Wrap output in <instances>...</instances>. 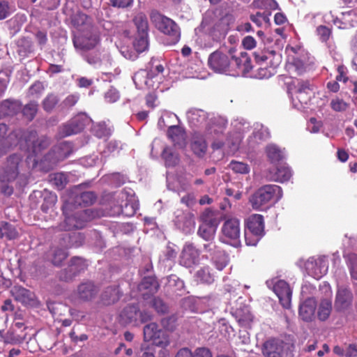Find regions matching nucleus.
Masks as SVG:
<instances>
[{"instance_id":"obj_58","label":"nucleus","mask_w":357,"mask_h":357,"mask_svg":"<svg viewBox=\"0 0 357 357\" xmlns=\"http://www.w3.org/2000/svg\"><path fill=\"white\" fill-rule=\"evenodd\" d=\"M57 275L59 280L66 282L73 281L77 276L73 271L70 270L69 266L67 268L61 270L58 273Z\"/></svg>"},{"instance_id":"obj_9","label":"nucleus","mask_w":357,"mask_h":357,"mask_svg":"<svg viewBox=\"0 0 357 357\" xmlns=\"http://www.w3.org/2000/svg\"><path fill=\"white\" fill-rule=\"evenodd\" d=\"M143 337L144 342L151 341L155 346L163 349L170 344L167 333L155 322H151L144 326Z\"/></svg>"},{"instance_id":"obj_56","label":"nucleus","mask_w":357,"mask_h":357,"mask_svg":"<svg viewBox=\"0 0 357 357\" xmlns=\"http://www.w3.org/2000/svg\"><path fill=\"white\" fill-rule=\"evenodd\" d=\"M148 35H138L137 38L134 43V46L137 52H142L148 48Z\"/></svg>"},{"instance_id":"obj_5","label":"nucleus","mask_w":357,"mask_h":357,"mask_svg":"<svg viewBox=\"0 0 357 357\" xmlns=\"http://www.w3.org/2000/svg\"><path fill=\"white\" fill-rule=\"evenodd\" d=\"M151 20L158 30L170 36L173 43L178 41L180 30L172 20L158 12H153L151 14Z\"/></svg>"},{"instance_id":"obj_3","label":"nucleus","mask_w":357,"mask_h":357,"mask_svg":"<svg viewBox=\"0 0 357 357\" xmlns=\"http://www.w3.org/2000/svg\"><path fill=\"white\" fill-rule=\"evenodd\" d=\"M100 42V37L97 30L88 25L87 29H81L74 36L73 45L79 51H89L93 49Z\"/></svg>"},{"instance_id":"obj_45","label":"nucleus","mask_w":357,"mask_h":357,"mask_svg":"<svg viewBox=\"0 0 357 357\" xmlns=\"http://www.w3.org/2000/svg\"><path fill=\"white\" fill-rule=\"evenodd\" d=\"M68 266L70 268V270H72L76 275H78L87 268L86 261L83 258L79 257H74L71 258Z\"/></svg>"},{"instance_id":"obj_4","label":"nucleus","mask_w":357,"mask_h":357,"mask_svg":"<svg viewBox=\"0 0 357 357\" xmlns=\"http://www.w3.org/2000/svg\"><path fill=\"white\" fill-rule=\"evenodd\" d=\"M282 196V188L277 185H265L252 195L250 202L253 208H260L271 200L278 201Z\"/></svg>"},{"instance_id":"obj_21","label":"nucleus","mask_w":357,"mask_h":357,"mask_svg":"<svg viewBox=\"0 0 357 357\" xmlns=\"http://www.w3.org/2000/svg\"><path fill=\"white\" fill-rule=\"evenodd\" d=\"M291 171L289 167L283 165L276 168L269 169L265 174L268 181L283 183L287 181L291 177Z\"/></svg>"},{"instance_id":"obj_19","label":"nucleus","mask_w":357,"mask_h":357,"mask_svg":"<svg viewBox=\"0 0 357 357\" xmlns=\"http://www.w3.org/2000/svg\"><path fill=\"white\" fill-rule=\"evenodd\" d=\"M22 130H16L6 136L8 126L5 123H0V156L13 145L18 144V140L22 134Z\"/></svg>"},{"instance_id":"obj_51","label":"nucleus","mask_w":357,"mask_h":357,"mask_svg":"<svg viewBox=\"0 0 357 357\" xmlns=\"http://www.w3.org/2000/svg\"><path fill=\"white\" fill-rule=\"evenodd\" d=\"M59 102L58 97L54 94H49L43 101V108L45 111L50 112L55 107Z\"/></svg>"},{"instance_id":"obj_54","label":"nucleus","mask_w":357,"mask_h":357,"mask_svg":"<svg viewBox=\"0 0 357 357\" xmlns=\"http://www.w3.org/2000/svg\"><path fill=\"white\" fill-rule=\"evenodd\" d=\"M52 181L59 189H63L68 182L67 174L63 172L54 174Z\"/></svg>"},{"instance_id":"obj_46","label":"nucleus","mask_w":357,"mask_h":357,"mask_svg":"<svg viewBox=\"0 0 357 357\" xmlns=\"http://www.w3.org/2000/svg\"><path fill=\"white\" fill-rule=\"evenodd\" d=\"M193 153L199 157H202L207 149V145L202 138L195 137L191 144Z\"/></svg>"},{"instance_id":"obj_49","label":"nucleus","mask_w":357,"mask_h":357,"mask_svg":"<svg viewBox=\"0 0 357 357\" xmlns=\"http://www.w3.org/2000/svg\"><path fill=\"white\" fill-rule=\"evenodd\" d=\"M38 109V105L35 101H31L22 109L23 115L29 120L31 121L34 119Z\"/></svg>"},{"instance_id":"obj_6","label":"nucleus","mask_w":357,"mask_h":357,"mask_svg":"<svg viewBox=\"0 0 357 357\" xmlns=\"http://www.w3.org/2000/svg\"><path fill=\"white\" fill-rule=\"evenodd\" d=\"M264 234V218L261 215L255 214L247 220L245 231V239L248 245H256Z\"/></svg>"},{"instance_id":"obj_2","label":"nucleus","mask_w":357,"mask_h":357,"mask_svg":"<svg viewBox=\"0 0 357 357\" xmlns=\"http://www.w3.org/2000/svg\"><path fill=\"white\" fill-rule=\"evenodd\" d=\"M27 165L19 154L10 155L3 165L0 180L2 183L12 182L22 171H26Z\"/></svg>"},{"instance_id":"obj_25","label":"nucleus","mask_w":357,"mask_h":357,"mask_svg":"<svg viewBox=\"0 0 357 357\" xmlns=\"http://www.w3.org/2000/svg\"><path fill=\"white\" fill-rule=\"evenodd\" d=\"M283 350L284 342L282 341L271 339L264 344L262 353L265 357H282Z\"/></svg>"},{"instance_id":"obj_42","label":"nucleus","mask_w":357,"mask_h":357,"mask_svg":"<svg viewBox=\"0 0 357 357\" xmlns=\"http://www.w3.org/2000/svg\"><path fill=\"white\" fill-rule=\"evenodd\" d=\"M133 21L137 27L138 35H148L149 24L147 18L144 14H137Z\"/></svg>"},{"instance_id":"obj_38","label":"nucleus","mask_w":357,"mask_h":357,"mask_svg":"<svg viewBox=\"0 0 357 357\" xmlns=\"http://www.w3.org/2000/svg\"><path fill=\"white\" fill-rule=\"evenodd\" d=\"M71 21L73 24L78 29V31L87 29L88 25L92 26L90 18L82 13L74 14L71 17Z\"/></svg>"},{"instance_id":"obj_64","label":"nucleus","mask_w":357,"mask_h":357,"mask_svg":"<svg viewBox=\"0 0 357 357\" xmlns=\"http://www.w3.org/2000/svg\"><path fill=\"white\" fill-rule=\"evenodd\" d=\"M139 357H155L154 349L152 347L146 346L145 344H142Z\"/></svg>"},{"instance_id":"obj_10","label":"nucleus","mask_w":357,"mask_h":357,"mask_svg":"<svg viewBox=\"0 0 357 357\" xmlns=\"http://www.w3.org/2000/svg\"><path fill=\"white\" fill-rule=\"evenodd\" d=\"M240 222L237 218L226 220L221 227L220 240L222 243L238 247L240 244Z\"/></svg>"},{"instance_id":"obj_47","label":"nucleus","mask_w":357,"mask_h":357,"mask_svg":"<svg viewBox=\"0 0 357 357\" xmlns=\"http://www.w3.org/2000/svg\"><path fill=\"white\" fill-rule=\"evenodd\" d=\"M167 136L174 144H179L184 139V133L181 127L171 126L167 130Z\"/></svg>"},{"instance_id":"obj_53","label":"nucleus","mask_w":357,"mask_h":357,"mask_svg":"<svg viewBox=\"0 0 357 357\" xmlns=\"http://www.w3.org/2000/svg\"><path fill=\"white\" fill-rule=\"evenodd\" d=\"M203 252L211 258L222 249L216 244L214 240L206 242L203 244Z\"/></svg>"},{"instance_id":"obj_13","label":"nucleus","mask_w":357,"mask_h":357,"mask_svg":"<svg viewBox=\"0 0 357 357\" xmlns=\"http://www.w3.org/2000/svg\"><path fill=\"white\" fill-rule=\"evenodd\" d=\"M202 223L197 230V235L206 242L215 239L217 229V220L210 211H206L201 216Z\"/></svg>"},{"instance_id":"obj_40","label":"nucleus","mask_w":357,"mask_h":357,"mask_svg":"<svg viewBox=\"0 0 357 357\" xmlns=\"http://www.w3.org/2000/svg\"><path fill=\"white\" fill-rule=\"evenodd\" d=\"M194 278L197 282L211 284L214 281L208 266H204L196 271Z\"/></svg>"},{"instance_id":"obj_29","label":"nucleus","mask_w":357,"mask_h":357,"mask_svg":"<svg viewBox=\"0 0 357 357\" xmlns=\"http://www.w3.org/2000/svg\"><path fill=\"white\" fill-rule=\"evenodd\" d=\"M153 74L146 70H139L133 76L132 79L137 88L143 89L153 86Z\"/></svg>"},{"instance_id":"obj_34","label":"nucleus","mask_w":357,"mask_h":357,"mask_svg":"<svg viewBox=\"0 0 357 357\" xmlns=\"http://www.w3.org/2000/svg\"><path fill=\"white\" fill-rule=\"evenodd\" d=\"M20 109L18 101L7 99L0 104V115L3 116L15 114Z\"/></svg>"},{"instance_id":"obj_63","label":"nucleus","mask_w":357,"mask_h":357,"mask_svg":"<svg viewBox=\"0 0 357 357\" xmlns=\"http://www.w3.org/2000/svg\"><path fill=\"white\" fill-rule=\"evenodd\" d=\"M11 13L9 3L6 0L0 1V20L6 18Z\"/></svg>"},{"instance_id":"obj_60","label":"nucleus","mask_w":357,"mask_h":357,"mask_svg":"<svg viewBox=\"0 0 357 357\" xmlns=\"http://www.w3.org/2000/svg\"><path fill=\"white\" fill-rule=\"evenodd\" d=\"M9 82L8 73L6 71H0V97L5 93Z\"/></svg>"},{"instance_id":"obj_50","label":"nucleus","mask_w":357,"mask_h":357,"mask_svg":"<svg viewBox=\"0 0 357 357\" xmlns=\"http://www.w3.org/2000/svg\"><path fill=\"white\" fill-rule=\"evenodd\" d=\"M253 137L257 140L265 141L269 138L270 132L268 129L264 127L263 125L257 124L253 132Z\"/></svg>"},{"instance_id":"obj_26","label":"nucleus","mask_w":357,"mask_h":357,"mask_svg":"<svg viewBox=\"0 0 357 357\" xmlns=\"http://www.w3.org/2000/svg\"><path fill=\"white\" fill-rule=\"evenodd\" d=\"M175 225L184 232H188L195 226L193 215L190 213H184L181 210L175 212Z\"/></svg>"},{"instance_id":"obj_48","label":"nucleus","mask_w":357,"mask_h":357,"mask_svg":"<svg viewBox=\"0 0 357 357\" xmlns=\"http://www.w3.org/2000/svg\"><path fill=\"white\" fill-rule=\"evenodd\" d=\"M229 168L231 169L234 173L240 174H248L250 171V166L247 163L234 160L229 162Z\"/></svg>"},{"instance_id":"obj_8","label":"nucleus","mask_w":357,"mask_h":357,"mask_svg":"<svg viewBox=\"0 0 357 357\" xmlns=\"http://www.w3.org/2000/svg\"><path fill=\"white\" fill-rule=\"evenodd\" d=\"M119 318L120 321L124 324L137 326L151 321L153 315L147 310L141 311L137 305H128L121 310Z\"/></svg>"},{"instance_id":"obj_1","label":"nucleus","mask_w":357,"mask_h":357,"mask_svg":"<svg viewBox=\"0 0 357 357\" xmlns=\"http://www.w3.org/2000/svg\"><path fill=\"white\" fill-rule=\"evenodd\" d=\"M18 144L21 149L37 155L49 146L50 140L46 136L38 137L35 130H23Z\"/></svg>"},{"instance_id":"obj_15","label":"nucleus","mask_w":357,"mask_h":357,"mask_svg":"<svg viewBox=\"0 0 357 357\" xmlns=\"http://www.w3.org/2000/svg\"><path fill=\"white\" fill-rule=\"evenodd\" d=\"M200 261V251L192 243H185L179 255V264L191 268L198 265Z\"/></svg>"},{"instance_id":"obj_59","label":"nucleus","mask_w":357,"mask_h":357,"mask_svg":"<svg viewBox=\"0 0 357 357\" xmlns=\"http://www.w3.org/2000/svg\"><path fill=\"white\" fill-rule=\"evenodd\" d=\"M330 105L331 108L335 112H344L349 107L348 103L339 98L333 99Z\"/></svg>"},{"instance_id":"obj_20","label":"nucleus","mask_w":357,"mask_h":357,"mask_svg":"<svg viewBox=\"0 0 357 357\" xmlns=\"http://www.w3.org/2000/svg\"><path fill=\"white\" fill-rule=\"evenodd\" d=\"M89 122V119L86 115L83 114H79L62 127V135L63 136H70L77 134L84 130Z\"/></svg>"},{"instance_id":"obj_61","label":"nucleus","mask_w":357,"mask_h":357,"mask_svg":"<svg viewBox=\"0 0 357 357\" xmlns=\"http://www.w3.org/2000/svg\"><path fill=\"white\" fill-rule=\"evenodd\" d=\"M350 273L354 280H357V255L351 254L349 257Z\"/></svg>"},{"instance_id":"obj_44","label":"nucleus","mask_w":357,"mask_h":357,"mask_svg":"<svg viewBox=\"0 0 357 357\" xmlns=\"http://www.w3.org/2000/svg\"><path fill=\"white\" fill-rule=\"evenodd\" d=\"M96 200V195L93 192L86 191L79 195H77L75 197V204L79 206H89L92 204Z\"/></svg>"},{"instance_id":"obj_62","label":"nucleus","mask_w":357,"mask_h":357,"mask_svg":"<svg viewBox=\"0 0 357 357\" xmlns=\"http://www.w3.org/2000/svg\"><path fill=\"white\" fill-rule=\"evenodd\" d=\"M10 29V34L13 37L17 34L21 29L22 24L16 18H12L7 22Z\"/></svg>"},{"instance_id":"obj_11","label":"nucleus","mask_w":357,"mask_h":357,"mask_svg":"<svg viewBox=\"0 0 357 357\" xmlns=\"http://www.w3.org/2000/svg\"><path fill=\"white\" fill-rule=\"evenodd\" d=\"M235 52L236 50L234 48L229 49V54L232 60L230 73L244 76L252 68L251 59L245 52H241L239 54H236Z\"/></svg>"},{"instance_id":"obj_28","label":"nucleus","mask_w":357,"mask_h":357,"mask_svg":"<svg viewBox=\"0 0 357 357\" xmlns=\"http://www.w3.org/2000/svg\"><path fill=\"white\" fill-rule=\"evenodd\" d=\"M10 291L15 301L23 305H29L33 301V293L22 286L15 285L11 287Z\"/></svg>"},{"instance_id":"obj_32","label":"nucleus","mask_w":357,"mask_h":357,"mask_svg":"<svg viewBox=\"0 0 357 357\" xmlns=\"http://www.w3.org/2000/svg\"><path fill=\"white\" fill-rule=\"evenodd\" d=\"M159 288V284L153 277H145L138 286V289L140 291H146L143 293L144 296L148 294H155Z\"/></svg>"},{"instance_id":"obj_22","label":"nucleus","mask_w":357,"mask_h":357,"mask_svg":"<svg viewBox=\"0 0 357 357\" xmlns=\"http://www.w3.org/2000/svg\"><path fill=\"white\" fill-rule=\"evenodd\" d=\"M227 121L221 116L214 117L209 120L206 126V135L215 138L222 134L226 128Z\"/></svg>"},{"instance_id":"obj_57","label":"nucleus","mask_w":357,"mask_h":357,"mask_svg":"<svg viewBox=\"0 0 357 357\" xmlns=\"http://www.w3.org/2000/svg\"><path fill=\"white\" fill-rule=\"evenodd\" d=\"M85 60L90 65L97 68L102 65V59L99 52H93L85 56Z\"/></svg>"},{"instance_id":"obj_52","label":"nucleus","mask_w":357,"mask_h":357,"mask_svg":"<svg viewBox=\"0 0 357 357\" xmlns=\"http://www.w3.org/2000/svg\"><path fill=\"white\" fill-rule=\"evenodd\" d=\"M93 131L95 135L99 138L107 137L112 134L111 128L107 127L105 122L99 123L95 126Z\"/></svg>"},{"instance_id":"obj_31","label":"nucleus","mask_w":357,"mask_h":357,"mask_svg":"<svg viewBox=\"0 0 357 357\" xmlns=\"http://www.w3.org/2000/svg\"><path fill=\"white\" fill-rule=\"evenodd\" d=\"M207 113L198 109H192L187 112V118L189 123L195 127L206 126Z\"/></svg>"},{"instance_id":"obj_35","label":"nucleus","mask_w":357,"mask_h":357,"mask_svg":"<svg viewBox=\"0 0 357 357\" xmlns=\"http://www.w3.org/2000/svg\"><path fill=\"white\" fill-rule=\"evenodd\" d=\"M19 236V233L15 227L7 222H0V238H6L8 240L16 239Z\"/></svg>"},{"instance_id":"obj_7","label":"nucleus","mask_w":357,"mask_h":357,"mask_svg":"<svg viewBox=\"0 0 357 357\" xmlns=\"http://www.w3.org/2000/svg\"><path fill=\"white\" fill-rule=\"evenodd\" d=\"M314 287L311 284H305L302 287L301 296L303 301L300 303L298 314L299 317L305 321H311L314 317L317 301L312 296L308 294L315 291Z\"/></svg>"},{"instance_id":"obj_12","label":"nucleus","mask_w":357,"mask_h":357,"mask_svg":"<svg viewBox=\"0 0 357 357\" xmlns=\"http://www.w3.org/2000/svg\"><path fill=\"white\" fill-rule=\"evenodd\" d=\"M63 214L65 215V220L62 229L65 230L82 229L90 220L89 210L79 209L73 213H70L65 208H63Z\"/></svg>"},{"instance_id":"obj_24","label":"nucleus","mask_w":357,"mask_h":357,"mask_svg":"<svg viewBox=\"0 0 357 357\" xmlns=\"http://www.w3.org/2000/svg\"><path fill=\"white\" fill-rule=\"evenodd\" d=\"M15 52L20 58L23 60L29 57L33 53L34 47L31 40L26 37H22L17 39L15 43Z\"/></svg>"},{"instance_id":"obj_33","label":"nucleus","mask_w":357,"mask_h":357,"mask_svg":"<svg viewBox=\"0 0 357 357\" xmlns=\"http://www.w3.org/2000/svg\"><path fill=\"white\" fill-rule=\"evenodd\" d=\"M121 294L116 286H110L107 287L101 296L102 301L105 305H111L118 301Z\"/></svg>"},{"instance_id":"obj_17","label":"nucleus","mask_w":357,"mask_h":357,"mask_svg":"<svg viewBox=\"0 0 357 357\" xmlns=\"http://www.w3.org/2000/svg\"><path fill=\"white\" fill-rule=\"evenodd\" d=\"M305 267L308 275L319 280L326 275L328 266L326 256H320L318 258L310 257L305 264Z\"/></svg>"},{"instance_id":"obj_37","label":"nucleus","mask_w":357,"mask_h":357,"mask_svg":"<svg viewBox=\"0 0 357 357\" xmlns=\"http://www.w3.org/2000/svg\"><path fill=\"white\" fill-rule=\"evenodd\" d=\"M332 311V302L330 299H322L317 310V317L320 321H326L329 317Z\"/></svg>"},{"instance_id":"obj_36","label":"nucleus","mask_w":357,"mask_h":357,"mask_svg":"<svg viewBox=\"0 0 357 357\" xmlns=\"http://www.w3.org/2000/svg\"><path fill=\"white\" fill-rule=\"evenodd\" d=\"M66 251L60 248H52L50 251L48 258L54 266H61L62 262L67 258Z\"/></svg>"},{"instance_id":"obj_39","label":"nucleus","mask_w":357,"mask_h":357,"mask_svg":"<svg viewBox=\"0 0 357 357\" xmlns=\"http://www.w3.org/2000/svg\"><path fill=\"white\" fill-rule=\"evenodd\" d=\"M162 158L167 167H174L179 162V158L177 153L169 147L164 148L162 153Z\"/></svg>"},{"instance_id":"obj_14","label":"nucleus","mask_w":357,"mask_h":357,"mask_svg":"<svg viewBox=\"0 0 357 357\" xmlns=\"http://www.w3.org/2000/svg\"><path fill=\"white\" fill-rule=\"evenodd\" d=\"M208 64L209 68L215 73H230L231 61L229 50L227 53L220 50L213 52L208 56Z\"/></svg>"},{"instance_id":"obj_16","label":"nucleus","mask_w":357,"mask_h":357,"mask_svg":"<svg viewBox=\"0 0 357 357\" xmlns=\"http://www.w3.org/2000/svg\"><path fill=\"white\" fill-rule=\"evenodd\" d=\"M99 292V287L91 281L80 283L72 296L79 302H89L96 298Z\"/></svg>"},{"instance_id":"obj_23","label":"nucleus","mask_w":357,"mask_h":357,"mask_svg":"<svg viewBox=\"0 0 357 357\" xmlns=\"http://www.w3.org/2000/svg\"><path fill=\"white\" fill-rule=\"evenodd\" d=\"M296 99L301 104H307L310 97L309 92L312 90V85L309 80L296 79L293 82Z\"/></svg>"},{"instance_id":"obj_55","label":"nucleus","mask_w":357,"mask_h":357,"mask_svg":"<svg viewBox=\"0 0 357 357\" xmlns=\"http://www.w3.org/2000/svg\"><path fill=\"white\" fill-rule=\"evenodd\" d=\"M305 68L304 63L298 58L294 59L293 61L289 64V70L298 75H302L305 71Z\"/></svg>"},{"instance_id":"obj_43","label":"nucleus","mask_w":357,"mask_h":357,"mask_svg":"<svg viewBox=\"0 0 357 357\" xmlns=\"http://www.w3.org/2000/svg\"><path fill=\"white\" fill-rule=\"evenodd\" d=\"M211 259L215 268L219 271L223 270L229 262V257L222 250L218 252Z\"/></svg>"},{"instance_id":"obj_41","label":"nucleus","mask_w":357,"mask_h":357,"mask_svg":"<svg viewBox=\"0 0 357 357\" xmlns=\"http://www.w3.org/2000/svg\"><path fill=\"white\" fill-rule=\"evenodd\" d=\"M266 155L272 163H275L284 158V153L275 144H268L266 149Z\"/></svg>"},{"instance_id":"obj_27","label":"nucleus","mask_w":357,"mask_h":357,"mask_svg":"<svg viewBox=\"0 0 357 357\" xmlns=\"http://www.w3.org/2000/svg\"><path fill=\"white\" fill-rule=\"evenodd\" d=\"M72 152V146L70 143L62 142L58 146H55L50 153L46 156L50 158L53 155L54 157L51 161L52 164L54 165L60 160H63L68 158Z\"/></svg>"},{"instance_id":"obj_18","label":"nucleus","mask_w":357,"mask_h":357,"mask_svg":"<svg viewBox=\"0 0 357 357\" xmlns=\"http://www.w3.org/2000/svg\"><path fill=\"white\" fill-rule=\"evenodd\" d=\"M268 287L273 285V289L278 296L280 303L285 308H289L291 306V300L292 291L287 282L282 280H278L275 282L273 281H267Z\"/></svg>"},{"instance_id":"obj_30","label":"nucleus","mask_w":357,"mask_h":357,"mask_svg":"<svg viewBox=\"0 0 357 357\" xmlns=\"http://www.w3.org/2000/svg\"><path fill=\"white\" fill-rule=\"evenodd\" d=\"M352 298V293L347 287H339L335 297V307L338 310H344L351 304Z\"/></svg>"}]
</instances>
